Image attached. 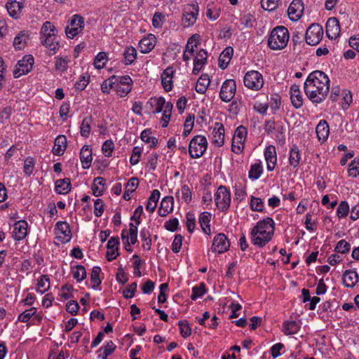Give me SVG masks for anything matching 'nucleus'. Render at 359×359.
<instances>
[{"label":"nucleus","instance_id":"obj_1","mask_svg":"<svg viewBox=\"0 0 359 359\" xmlns=\"http://www.w3.org/2000/svg\"><path fill=\"white\" fill-rule=\"evenodd\" d=\"M304 92L313 103H320L327 97L330 90V79L322 71L316 70L308 76L304 82Z\"/></svg>","mask_w":359,"mask_h":359},{"label":"nucleus","instance_id":"obj_2","mask_svg":"<svg viewBox=\"0 0 359 359\" xmlns=\"http://www.w3.org/2000/svg\"><path fill=\"white\" fill-rule=\"evenodd\" d=\"M289 32L283 26L272 29L268 39V46L272 50H282L286 47L289 41Z\"/></svg>","mask_w":359,"mask_h":359},{"label":"nucleus","instance_id":"obj_3","mask_svg":"<svg viewBox=\"0 0 359 359\" xmlns=\"http://www.w3.org/2000/svg\"><path fill=\"white\" fill-rule=\"evenodd\" d=\"M56 32L55 27L49 21H46L43 24L40 31L41 43L52 51V53H50L51 55L55 54L60 48L59 41H53L52 40L51 43H49V39L52 38Z\"/></svg>","mask_w":359,"mask_h":359},{"label":"nucleus","instance_id":"obj_4","mask_svg":"<svg viewBox=\"0 0 359 359\" xmlns=\"http://www.w3.org/2000/svg\"><path fill=\"white\" fill-rule=\"evenodd\" d=\"M208 147V141L205 136L196 135L189 142V153L192 158L202 156Z\"/></svg>","mask_w":359,"mask_h":359},{"label":"nucleus","instance_id":"obj_5","mask_svg":"<svg viewBox=\"0 0 359 359\" xmlns=\"http://www.w3.org/2000/svg\"><path fill=\"white\" fill-rule=\"evenodd\" d=\"M215 202L217 208L222 211H226L231 204V194L226 187L221 185L215 194Z\"/></svg>","mask_w":359,"mask_h":359},{"label":"nucleus","instance_id":"obj_6","mask_svg":"<svg viewBox=\"0 0 359 359\" xmlns=\"http://www.w3.org/2000/svg\"><path fill=\"white\" fill-rule=\"evenodd\" d=\"M323 36V29L317 23L311 25L306 29L305 41L310 46H316L319 43Z\"/></svg>","mask_w":359,"mask_h":359},{"label":"nucleus","instance_id":"obj_7","mask_svg":"<svg viewBox=\"0 0 359 359\" xmlns=\"http://www.w3.org/2000/svg\"><path fill=\"white\" fill-rule=\"evenodd\" d=\"M244 85L249 89L258 90L263 87L264 79L262 75L257 71L248 72L243 79Z\"/></svg>","mask_w":359,"mask_h":359},{"label":"nucleus","instance_id":"obj_8","mask_svg":"<svg viewBox=\"0 0 359 359\" xmlns=\"http://www.w3.org/2000/svg\"><path fill=\"white\" fill-rule=\"evenodd\" d=\"M84 28V18L79 15H74L69 20V25L65 29L68 38L73 39L81 32Z\"/></svg>","mask_w":359,"mask_h":359},{"label":"nucleus","instance_id":"obj_9","mask_svg":"<svg viewBox=\"0 0 359 359\" xmlns=\"http://www.w3.org/2000/svg\"><path fill=\"white\" fill-rule=\"evenodd\" d=\"M34 60V57L32 55H25L15 66L13 71L14 77L19 78L22 75L28 74L32 69Z\"/></svg>","mask_w":359,"mask_h":359},{"label":"nucleus","instance_id":"obj_10","mask_svg":"<svg viewBox=\"0 0 359 359\" xmlns=\"http://www.w3.org/2000/svg\"><path fill=\"white\" fill-rule=\"evenodd\" d=\"M236 91V81L233 79L226 80L219 92L220 99L225 102H230L235 95Z\"/></svg>","mask_w":359,"mask_h":359},{"label":"nucleus","instance_id":"obj_11","mask_svg":"<svg viewBox=\"0 0 359 359\" xmlns=\"http://www.w3.org/2000/svg\"><path fill=\"white\" fill-rule=\"evenodd\" d=\"M229 248L230 242L224 233H219L215 236L211 246L212 252L221 254L227 251Z\"/></svg>","mask_w":359,"mask_h":359},{"label":"nucleus","instance_id":"obj_12","mask_svg":"<svg viewBox=\"0 0 359 359\" xmlns=\"http://www.w3.org/2000/svg\"><path fill=\"white\" fill-rule=\"evenodd\" d=\"M275 223L272 218L268 217L262 220L259 221L257 224L253 227L254 231H260L262 233H265L272 237L275 230Z\"/></svg>","mask_w":359,"mask_h":359},{"label":"nucleus","instance_id":"obj_13","mask_svg":"<svg viewBox=\"0 0 359 359\" xmlns=\"http://www.w3.org/2000/svg\"><path fill=\"white\" fill-rule=\"evenodd\" d=\"M55 230L57 231V238L62 243H67L72 238L70 226L66 222H58Z\"/></svg>","mask_w":359,"mask_h":359},{"label":"nucleus","instance_id":"obj_14","mask_svg":"<svg viewBox=\"0 0 359 359\" xmlns=\"http://www.w3.org/2000/svg\"><path fill=\"white\" fill-rule=\"evenodd\" d=\"M27 227L25 220L16 222L13 226V238L17 241L23 240L27 235Z\"/></svg>","mask_w":359,"mask_h":359},{"label":"nucleus","instance_id":"obj_15","mask_svg":"<svg viewBox=\"0 0 359 359\" xmlns=\"http://www.w3.org/2000/svg\"><path fill=\"white\" fill-rule=\"evenodd\" d=\"M340 25L336 18H330L326 23V34L330 39H336L339 36Z\"/></svg>","mask_w":359,"mask_h":359},{"label":"nucleus","instance_id":"obj_16","mask_svg":"<svg viewBox=\"0 0 359 359\" xmlns=\"http://www.w3.org/2000/svg\"><path fill=\"white\" fill-rule=\"evenodd\" d=\"M251 242L253 245L262 248L265 246L271 239L272 237L270 235L265 234V233H261L260 231H254V229L251 230Z\"/></svg>","mask_w":359,"mask_h":359},{"label":"nucleus","instance_id":"obj_17","mask_svg":"<svg viewBox=\"0 0 359 359\" xmlns=\"http://www.w3.org/2000/svg\"><path fill=\"white\" fill-rule=\"evenodd\" d=\"M119 243L118 237H111L109 240L107 245L108 250L106 253V257L109 262L113 261L119 255L118 252Z\"/></svg>","mask_w":359,"mask_h":359},{"label":"nucleus","instance_id":"obj_18","mask_svg":"<svg viewBox=\"0 0 359 359\" xmlns=\"http://www.w3.org/2000/svg\"><path fill=\"white\" fill-rule=\"evenodd\" d=\"M208 58V53L205 49L201 48L197 52L194 59V68L192 73L197 75L202 69L203 65L206 63Z\"/></svg>","mask_w":359,"mask_h":359},{"label":"nucleus","instance_id":"obj_19","mask_svg":"<svg viewBox=\"0 0 359 359\" xmlns=\"http://www.w3.org/2000/svg\"><path fill=\"white\" fill-rule=\"evenodd\" d=\"M303 11L304 4L302 0H293L287 9L288 15L293 20L300 18Z\"/></svg>","mask_w":359,"mask_h":359},{"label":"nucleus","instance_id":"obj_20","mask_svg":"<svg viewBox=\"0 0 359 359\" xmlns=\"http://www.w3.org/2000/svg\"><path fill=\"white\" fill-rule=\"evenodd\" d=\"M264 157L267 164V170L269 171L273 170L277 160L276 151L274 146L269 145L265 149Z\"/></svg>","mask_w":359,"mask_h":359},{"label":"nucleus","instance_id":"obj_21","mask_svg":"<svg viewBox=\"0 0 359 359\" xmlns=\"http://www.w3.org/2000/svg\"><path fill=\"white\" fill-rule=\"evenodd\" d=\"M212 142L221 147L224 142V127L222 123L217 122L212 130Z\"/></svg>","mask_w":359,"mask_h":359},{"label":"nucleus","instance_id":"obj_22","mask_svg":"<svg viewBox=\"0 0 359 359\" xmlns=\"http://www.w3.org/2000/svg\"><path fill=\"white\" fill-rule=\"evenodd\" d=\"M290 100L293 107L296 109H299L303 105L304 99L298 85L293 84L290 87Z\"/></svg>","mask_w":359,"mask_h":359},{"label":"nucleus","instance_id":"obj_23","mask_svg":"<svg viewBox=\"0 0 359 359\" xmlns=\"http://www.w3.org/2000/svg\"><path fill=\"white\" fill-rule=\"evenodd\" d=\"M198 14V6L191 5L186 8L184 13L183 14L182 20L187 22L186 26H190L194 25L197 18Z\"/></svg>","mask_w":359,"mask_h":359},{"label":"nucleus","instance_id":"obj_24","mask_svg":"<svg viewBox=\"0 0 359 359\" xmlns=\"http://www.w3.org/2000/svg\"><path fill=\"white\" fill-rule=\"evenodd\" d=\"M156 45V37L154 34H149L147 37L143 38L139 43L140 52L142 53H148L153 50Z\"/></svg>","mask_w":359,"mask_h":359},{"label":"nucleus","instance_id":"obj_25","mask_svg":"<svg viewBox=\"0 0 359 359\" xmlns=\"http://www.w3.org/2000/svg\"><path fill=\"white\" fill-rule=\"evenodd\" d=\"M359 280L358 273L352 269H348L343 273V283L346 287H353Z\"/></svg>","mask_w":359,"mask_h":359},{"label":"nucleus","instance_id":"obj_26","mask_svg":"<svg viewBox=\"0 0 359 359\" xmlns=\"http://www.w3.org/2000/svg\"><path fill=\"white\" fill-rule=\"evenodd\" d=\"M174 198L172 196H165L161 202L158 213L161 217H165L173 210Z\"/></svg>","mask_w":359,"mask_h":359},{"label":"nucleus","instance_id":"obj_27","mask_svg":"<svg viewBox=\"0 0 359 359\" xmlns=\"http://www.w3.org/2000/svg\"><path fill=\"white\" fill-rule=\"evenodd\" d=\"M80 160L83 169H88L90 167L93 156L92 150L89 148L88 145H84L81 148L80 151Z\"/></svg>","mask_w":359,"mask_h":359},{"label":"nucleus","instance_id":"obj_28","mask_svg":"<svg viewBox=\"0 0 359 359\" xmlns=\"http://www.w3.org/2000/svg\"><path fill=\"white\" fill-rule=\"evenodd\" d=\"M6 7L11 17L18 18L20 15L21 10L23 8V4L16 0H8Z\"/></svg>","mask_w":359,"mask_h":359},{"label":"nucleus","instance_id":"obj_29","mask_svg":"<svg viewBox=\"0 0 359 359\" xmlns=\"http://www.w3.org/2000/svg\"><path fill=\"white\" fill-rule=\"evenodd\" d=\"M67 147V138L65 135H58L54 142V147L53 148V153L56 156H61L63 154Z\"/></svg>","mask_w":359,"mask_h":359},{"label":"nucleus","instance_id":"obj_30","mask_svg":"<svg viewBox=\"0 0 359 359\" xmlns=\"http://www.w3.org/2000/svg\"><path fill=\"white\" fill-rule=\"evenodd\" d=\"M55 191L59 194H66L71 190V180L69 178L60 179L56 180Z\"/></svg>","mask_w":359,"mask_h":359},{"label":"nucleus","instance_id":"obj_31","mask_svg":"<svg viewBox=\"0 0 359 359\" xmlns=\"http://www.w3.org/2000/svg\"><path fill=\"white\" fill-rule=\"evenodd\" d=\"M233 49L229 46L226 48L221 53L219 57V67L222 69H225L231 60L233 55Z\"/></svg>","mask_w":359,"mask_h":359},{"label":"nucleus","instance_id":"obj_32","mask_svg":"<svg viewBox=\"0 0 359 359\" xmlns=\"http://www.w3.org/2000/svg\"><path fill=\"white\" fill-rule=\"evenodd\" d=\"M210 79L207 74H202L198 79L195 90L197 93L203 94L206 92L207 88L210 84Z\"/></svg>","mask_w":359,"mask_h":359},{"label":"nucleus","instance_id":"obj_33","mask_svg":"<svg viewBox=\"0 0 359 359\" xmlns=\"http://www.w3.org/2000/svg\"><path fill=\"white\" fill-rule=\"evenodd\" d=\"M29 39V34L27 31L20 32L14 39L13 46L16 50L22 49L25 44L27 43Z\"/></svg>","mask_w":359,"mask_h":359},{"label":"nucleus","instance_id":"obj_34","mask_svg":"<svg viewBox=\"0 0 359 359\" xmlns=\"http://www.w3.org/2000/svg\"><path fill=\"white\" fill-rule=\"evenodd\" d=\"M166 103L165 98L163 97L158 98L151 97L147 102V104L150 105L151 108H154V109L152 110V112L154 114L160 113Z\"/></svg>","mask_w":359,"mask_h":359},{"label":"nucleus","instance_id":"obj_35","mask_svg":"<svg viewBox=\"0 0 359 359\" xmlns=\"http://www.w3.org/2000/svg\"><path fill=\"white\" fill-rule=\"evenodd\" d=\"M316 134L319 140L325 141L329 135V126L325 121H320L316 126Z\"/></svg>","mask_w":359,"mask_h":359},{"label":"nucleus","instance_id":"obj_36","mask_svg":"<svg viewBox=\"0 0 359 359\" xmlns=\"http://www.w3.org/2000/svg\"><path fill=\"white\" fill-rule=\"evenodd\" d=\"M211 214L208 212H202L199 216V223L203 231L206 234L210 233Z\"/></svg>","mask_w":359,"mask_h":359},{"label":"nucleus","instance_id":"obj_37","mask_svg":"<svg viewBox=\"0 0 359 359\" xmlns=\"http://www.w3.org/2000/svg\"><path fill=\"white\" fill-rule=\"evenodd\" d=\"M301 159L300 151L297 146L294 144L290 150L289 163L294 168H297Z\"/></svg>","mask_w":359,"mask_h":359},{"label":"nucleus","instance_id":"obj_38","mask_svg":"<svg viewBox=\"0 0 359 359\" xmlns=\"http://www.w3.org/2000/svg\"><path fill=\"white\" fill-rule=\"evenodd\" d=\"M160 191L158 189H154L152 191L146 205V210L147 211L149 212H153L155 210L157 203L160 198Z\"/></svg>","mask_w":359,"mask_h":359},{"label":"nucleus","instance_id":"obj_39","mask_svg":"<svg viewBox=\"0 0 359 359\" xmlns=\"http://www.w3.org/2000/svg\"><path fill=\"white\" fill-rule=\"evenodd\" d=\"M300 328V325L295 320L285 321L283 325V332L286 335L296 334Z\"/></svg>","mask_w":359,"mask_h":359},{"label":"nucleus","instance_id":"obj_40","mask_svg":"<svg viewBox=\"0 0 359 359\" xmlns=\"http://www.w3.org/2000/svg\"><path fill=\"white\" fill-rule=\"evenodd\" d=\"M93 118L91 116L85 117L80 126V133L83 137H88L91 131V123Z\"/></svg>","mask_w":359,"mask_h":359},{"label":"nucleus","instance_id":"obj_41","mask_svg":"<svg viewBox=\"0 0 359 359\" xmlns=\"http://www.w3.org/2000/svg\"><path fill=\"white\" fill-rule=\"evenodd\" d=\"M124 60L126 65H131L137 57V51L133 46L127 47L123 52Z\"/></svg>","mask_w":359,"mask_h":359},{"label":"nucleus","instance_id":"obj_42","mask_svg":"<svg viewBox=\"0 0 359 359\" xmlns=\"http://www.w3.org/2000/svg\"><path fill=\"white\" fill-rule=\"evenodd\" d=\"M72 273L74 279L78 282H81L86 278V271L83 265H76L72 267Z\"/></svg>","mask_w":359,"mask_h":359},{"label":"nucleus","instance_id":"obj_43","mask_svg":"<svg viewBox=\"0 0 359 359\" xmlns=\"http://www.w3.org/2000/svg\"><path fill=\"white\" fill-rule=\"evenodd\" d=\"M151 134V129H145L142 132L140 138L143 142L150 144L151 147L154 148L158 144V139L150 136Z\"/></svg>","mask_w":359,"mask_h":359},{"label":"nucleus","instance_id":"obj_44","mask_svg":"<svg viewBox=\"0 0 359 359\" xmlns=\"http://www.w3.org/2000/svg\"><path fill=\"white\" fill-rule=\"evenodd\" d=\"M109 86L115 90L121 97L126 95L131 90V85L121 86L117 82H111L109 83Z\"/></svg>","mask_w":359,"mask_h":359},{"label":"nucleus","instance_id":"obj_45","mask_svg":"<svg viewBox=\"0 0 359 359\" xmlns=\"http://www.w3.org/2000/svg\"><path fill=\"white\" fill-rule=\"evenodd\" d=\"M262 171L263 168L262 165V163H255L251 165L248 172V177L250 179L252 180H256L260 177L261 174L262 173Z\"/></svg>","mask_w":359,"mask_h":359},{"label":"nucleus","instance_id":"obj_46","mask_svg":"<svg viewBox=\"0 0 359 359\" xmlns=\"http://www.w3.org/2000/svg\"><path fill=\"white\" fill-rule=\"evenodd\" d=\"M50 287V278L48 275H42L38 280L36 290L39 292L44 293Z\"/></svg>","mask_w":359,"mask_h":359},{"label":"nucleus","instance_id":"obj_47","mask_svg":"<svg viewBox=\"0 0 359 359\" xmlns=\"http://www.w3.org/2000/svg\"><path fill=\"white\" fill-rule=\"evenodd\" d=\"M105 184V180L103 177H95L93 180V183L92 184V191L93 194L95 196H102L103 194V190L100 189V186H104Z\"/></svg>","mask_w":359,"mask_h":359},{"label":"nucleus","instance_id":"obj_48","mask_svg":"<svg viewBox=\"0 0 359 359\" xmlns=\"http://www.w3.org/2000/svg\"><path fill=\"white\" fill-rule=\"evenodd\" d=\"M101 268L100 266H94L90 274V280L93 283L92 287L96 290L101 284L102 280L100 278Z\"/></svg>","mask_w":359,"mask_h":359},{"label":"nucleus","instance_id":"obj_49","mask_svg":"<svg viewBox=\"0 0 359 359\" xmlns=\"http://www.w3.org/2000/svg\"><path fill=\"white\" fill-rule=\"evenodd\" d=\"M163 107L164 111L163 114V117L161 118V122L162 127L165 128L168 125L169 120L171 116L172 109L173 108V104L171 102H168Z\"/></svg>","mask_w":359,"mask_h":359},{"label":"nucleus","instance_id":"obj_50","mask_svg":"<svg viewBox=\"0 0 359 359\" xmlns=\"http://www.w3.org/2000/svg\"><path fill=\"white\" fill-rule=\"evenodd\" d=\"M140 237L144 243L142 247L146 250H149L151 245V234L148 229H143L140 231Z\"/></svg>","mask_w":359,"mask_h":359},{"label":"nucleus","instance_id":"obj_51","mask_svg":"<svg viewBox=\"0 0 359 359\" xmlns=\"http://www.w3.org/2000/svg\"><path fill=\"white\" fill-rule=\"evenodd\" d=\"M178 326L182 337L187 338L191 334V328L187 320H180L178 322Z\"/></svg>","mask_w":359,"mask_h":359},{"label":"nucleus","instance_id":"obj_52","mask_svg":"<svg viewBox=\"0 0 359 359\" xmlns=\"http://www.w3.org/2000/svg\"><path fill=\"white\" fill-rule=\"evenodd\" d=\"M195 116L194 114H189L186 118L185 122L184 123V132L183 135L187 137L188 136L192 128L194 127Z\"/></svg>","mask_w":359,"mask_h":359},{"label":"nucleus","instance_id":"obj_53","mask_svg":"<svg viewBox=\"0 0 359 359\" xmlns=\"http://www.w3.org/2000/svg\"><path fill=\"white\" fill-rule=\"evenodd\" d=\"M111 82H117L121 86L132 85L133 81L131 78L126 75L123 76H111L109 78V83Z\"/></svg>","mask_w":359,"mask_h":359},{"label":"nucleus","instance_id":"obj_54","mask_svg":"<svg viewBox=\"0 0 359 359\" xmlns=\"http://www.w3.org/2000/svg\"><path fill=\"white\" fill-rule=\"evenodd\" d=\"M36 313V309L35 307H31L29 309L22 312L18 317V320L22 323H27L29 319L34 316Z\"/></svg>","mask_w":359,"mask_h":359},{"label":"nucleus","instance_id":"obj_55","mask_svg":"<svg viewBox=\"0 0 359 359\" xmlns=\"http://www.w3.org/2000/svg\"><path fill=\"white\" fill-rule=\"evenodd\" d=\"M264 202L260 198L251 196L250 208L253 211L262 212L264 210Z\"/></svg>","mask_w":359,"mask_h":359},{"label":"nucleus","instance_id":"obj_56","mask_svg":"<svg viewBox=\"0 0 359 359\" xmlns=\"http://www.w3.org/2000/svg\"><path fill=\"white\" fill-rule=\"evenodd\" d=\"M205 286L203 283H200L199 285L195 286L192 288V294L191 299L196 300L198 298L202 297L205 293Z\"/></svg>","mask_w":359,"mask_h":359},{"label":"nucleus","instance_id":"obj_57","mask_svg":"<svg viewBox=\"0 0 359 359\" xmlns=\"http://www.w3.org/2000/svg\"><path fill=\"white\" fill-rule=\"evenodd\" d=\"M351 245L345 240L339 241L334 248V251L338 253L346 254L350 251Z\"/></svg>","mask_w":359,"mask_h":359},{"label":"nucleus","instance_id":"obj_58","mask_svg":"<svg viewBox=\"0 0 359 359\" xmlns=\"http://www.w3.org/2000/svg\"><path fill=\"white\" fill-rule=\"evenodd\" d=\"M348 175L353 177H356L359 175V158H355L349 164L348 170Z\"/></svg>","mask_w":359,"mask_h":359},{"label":"nucleus","instance_id":"obj_59","mask_svg":"<svg viewBox=\"0 0 359 359\" xmlns=\"http://www.w3.org/2000/svg\"><path fill=\"white\" fill-rule=\"evenodd\" d=\"M34 168V161L31 157L25 158L24 162V172L26 175L30 176L33 173Z\"/></svg>","mask_w":359,"mask_h":359},{"label":"nucleus","instance_id":"obj_60","mask_svg":"<svg viewBox=\"0 0 359 359\" xmlns=\"http://www.w3.org/2000/svg\"><path fill=\"white\" fill-rule=\"evenodd\" d=\"M349 212V205L346 201H341L337 210L338 217L341 218L347 216Z\"/></svg>","mask_w":359,"mask_h":359},{"label":"nucleus","instance_id":"obj_61","mask_svg":"<svg viewBox=\"0 0 359 359\" xmlns=\"http://www.w3.org/2000/svg\"><path fill=\"white\" fill-rule=\"evenodd\" d=\"M90 76L81 75L79 77V80L76 82L74 87L76 90L81 91L86 88L89 83Z\"/></svg>","mask_w":359,"mask_h":359},{"label":"nucleus","instance_id":"obj_62","mask_svg":"<svg viewBox=\"0 0 359 359\" xmlns=\"http://www.w3.org/2000/svg\"><path fill=\"white\" fill-rule=\"evenodd\" d=\"M255 21V18L254 15L250 13L245 14L241 18V25L248 28L252 27Z\"/></svg>","mask_w":359,"mask_h":359},{"label":"nucleus","instance_id":"obj_63","mask_svg":"<svg viewBox=\"0 0 359 359\" xmlns=\"http://www.w3.org/2000/svg\"><path fill=\"white\" fill-rule=\"evenodd\" d=\"M114 148V146L113 141L111 140H107L103 143L102 151L105 156L109 157L111 156Z\"/></svg>","mask_w":359,"mask_h":359},{"label":"nucleus","instance_id":"obj_64","mask_svg":"<svg viewBox=\"0 0 359 359\" xmlns=\"http://www.w3.org/2000/svg\"><path fill=\"white\" fill-rule=\"evenodd\" d=\"M137 290V283L133 282L131 284L128 285L126 290H123V294L124 298L130 299L133 298L135 295V291Z\"/></svg>","mask_w":359,"mask_h":359}]
</instances>
